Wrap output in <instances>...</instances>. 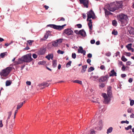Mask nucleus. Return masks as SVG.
Segmentation results:
<instances>
[{"instance_id":"1","label":"nucleus","mask_w":134,"mask_h":134,"mask_svg":"<svg viewBox=\"0 0 134 134\" xmlns=\"http://www.w3.org/2000/svg\"><path fill=\"white\" fill-rule=\"evenodd\" d=\"M117 17L118 23L122 26H125L128 23L129 19L127 15L121 13L117 16Z\"/></svg>"},{"instance_id":"2","label":"nucleus","mask_w":134,"mask_h":134,"mask_svg":"<svg viewBox=\"0 0 134 134\" xmlns=\"http://www.w3.org/2000/svg\"><path fill=\"white\" fill-rule=\"evenodd\" d=\"M19 60L25 62L29 63L31 62L33 59L31 58V54L30 53L23 56L22 58H19Z\"/></svg>"},{"instance_id":"3","label":"nucleus","mask_w":134,"mask_h":134,"mask_svg":"<svg viewBox=\"0 0 134 134\" xmlns=\"http://www.w3.org/2000/svg\"><path fill=\"white\" fill-rule=\"evenodd\" d=\"M11 70V67H7L2 70V71L0 72V75L1 76L6 77L8 75Z\"/></svg>"},{"instance_id":"4","label":"nucleus","mask_w":134,"mask_h":134,"mask_svg":"<svg viewBox=\"0 0 134 134\" xmlns=\"http://www.w3.org/2000/svg\"><path fill=\"white\" fill-rule=\"evenodd\" d=\"M66 25V24H64L62 26L56 25L55 24H49L47 26V27H50L53 28L55 29H56L59 31H60L63 29L64 27Z\"/></svg>"},{"instance_id":"5","label":"nucleus","mask_w":134,"mask_h":134,"mask_svg":"<svg viewBox=\"0 0 134 134\" xmlns=\"http://www.w3.org/2000/svg\"><path fill=\"white\" fill-rule=\"evenodd\" d=\"M63 39L60 38L57 39L55 41H53L51 42L52 46L55 47H57L58 45V44H60L62 42Z\"/></svg>"},{"instance_id":"6","label":"nucleus","mask_w":134,"mask_h":134,"mask_svg":"<svg viewBox=\"0 0 134 134\" xmlns=\"http://www.w3.org/2000/svg\"><path fill=\"white\" fill-rule=\"evenodd\" d=\"M103 127L102 122L101 120H100L98 122L94 127V129L98 130H101Z\"/></svg>"},{"instance_id":"7","label":"nucleus","mask_w":134,"mask_h":134,"mask_svg":"<svg viewBox=\"0 0 134 134\" xmlns=\"http://www.w3.org/2000/svg\"><path fill=\"white\" fill-rule=\"evenodd\" d=\"M102 96L104 98V102L106 104L108 103L110 100L111 97L108 96L105 93H103Z\"/></svg>"},{"instance_id":"8","label":"nucleus","mask_w":134,"mask_h":134,"mask_svg":"<svg viewBox=\"0 0 134 134\" xmlns=\"http://www.w3.org/2000/svg\"><path fill=\"white\" fill-rule=\"evenodd\" d=\"M63 33L68 36L72 35L74 34L73 31L71 29L69 28H68L64 30L63 31Z\"/></svg>"},{"instance_id":"9","label":"nucleus","mask_w":134,"mask_h":134,"mask_svg":"<svg viewBox=\"0 0 134 134\" xmlns=\"http://www.w3.org/2000/svg\"><path fill=\"white\" fill-rule=\"evenodd\" d=\"M87 14V16L90 17H91V18H92L93 19H94L95 18V14L93 11L92 9H91L88 12Z\"/></svg>"},{"instance_id":"10","label":"nucleus","mask_w":134,"mask_h":134,"mask_svg":"<svg viewBox=\"0 0 134 134\" xmlns=\"http://www.w3.org/2000/svg\"><path fill=\"white\" fill-rule=\"evenodd\" d=\"M80 4H83L85 7H88L89 1L87 0H79Z\"/></svg>"},{"instance_id":"11","label":"nucleus","mask_w":134,"mask_h":134,"mask_svg":"<svg viewBox=\"0 0 134 134\" xmlns=\"http://www.w3.org/2000/svg\"><path fill=\"white\" fill-rule=\"evenodd\" d=\"M122 1H116L115 4L117 9L118 10L119 8H121L122 7Z\"/></svg>"},{"instance_id":"12","label":"nucleus","mask_w":134,"mask_h":134,"mask_svg":"<svg viewBox=\"0 0 134 134\" xmlns=\"http://www.w3.org/2000/svg\"><path fill=\"white\" fill-rule=\"evenodd\" d=\"M46 50V47L40 48V50L38 52V54L40 55H43L45 53Z\"/></svg>"},{"instance_id":"13","label":"nucleus","mask_w":134,"mask_h":134,"mask_svg":"<svg viewBox=\"0 0 134 134\" xmlns=\"http://www.w3.org/2000/svg\"><path fill=\"white\" fill-rule=\"evenodd\" d=\"M109 78V76L108 75H107L104 76H102L99 80V82H104L106 80H107Z\"/></svg>"},{"instance_id":"14","label":"nucleus","mask_w":134,"mask_h":134,"mask_svg":"<svg viewBox=\"0 0 134 134\" xmlns=\"http://www.w3.org/2000/svg\"><path fill=\"white\" fill-rule=\"evenodd\" d=\"M107 9L109 11L112 12H114L115 10H117L116 8L115 5H109L107 7Z\"/></svg>"},{"instance_id":"15","label":"nucleus","mask_w":134,"mask_h":134,"mask_svg":"<svg viewBox=\"0 0 134 134\" xmlns=\"http://www.w3.org/2000/svg\"><path fill=\"white\" fill-rule=\"evenodd\" d=\"M107 91L108 96L111 97H112V93L111 86H110L107 88Z\"/></svg>"},{"instance_id":"16","label":"nucleus","mask_w":134,"mask_h":134,"mask_svg":"<svg viewBox=\"0 0 134 134\" xmlns=\"http://www.w3.org/2000/svg\"><path fill=\"white\" fill-rule=\"evenodd\" d=\"M79 48L78 49V53L82 54L84 55H85L86 51L83 49V48L82 47L80 46Z\"/></svg>"},{"instance_id":"17","label":"nucleus","mask_w":134,"mask_h":134,"mask_svg":"<svg viewBox=\"0 0 134 134\" xmlns=\"http://www.w3.org/2000/svg\"><path fill=\"white\" fill-rule=\"evenodd\" d=\"M80 35L82 37H85L86 36V32L83 29L79 31V35Z\"/></svg>"},{"instance_id":"18","label":"nucleus","mask_w":134,"mask_h":134,"mask_svg":"<svg viewBox=\"0 0 134 134\" xmlns=\"http://www.w3.org/2000/svg\"><path fill=\"white\" fill-rule=\"evenodd\" d=\"M128 31L130 34L132 36L134 35V28L130 27Z\"/></svg>"},{"instance_id":"19","label":"nucleus","mask_w":134,"mask_h":134,"mask_svg":"<svg viewBox=\"0 0 134 134\" xmlns=\"http://www.w3.org/2000/svg\"><path fill=\"white\" fill-rule=\"evenodd\" d=\"M110 72L111 73V74L110 73L109 74V76L110 77L114 76H116V73L115 71L114 70V69H113L112 70H111V71Z\"/></svg>"},{"instance_id":"20","label":"nucleus","mask_w":134,"mask_h":134,"mask_svg":"<svg viewBox=\"0 0 134 134\" xmlns=\"http://www.w3.org/2000/svg\"><path fill=\"white\" fill-rule=\"evenodd\" d=\"M87 65H85L82 66V69L81 70V72L82 73H83L85 72L86 71V69L87 67Z\"/></svg>"},{"instance_id":"21","label":"nucleus","mask_w":134,"mask_h":134,"mask_svg":"<svg viewBox=\"0 0 134 134\" xmlns=\"http://www.w3.org/2000/svg\"><path fill=\"white\" fill-rule=\"evenodd\" d=\"M49 85V83H48L47 82H43L40 85L41 86H43L44 87H48Z\"/></svg>"},{"instance_id":"22","label":"nucleus","mask_w":134,"mask_h":134,"mask_svg":"<svg viewBox=\"0 0 134 134\" xmlns=\"http://www.w3.org/2000/svg\"><path fill=\"white\" fill-rule=\"evenodd\" d=\"M104 11L105 16L106 17L107 16H108L109 15L110 12L107 10V9L104 8Z\"/></svg>"},{"instance_id":"23","label":"nucleus","mask_w":134,"mask_h":134,"mask_svg":"<svg viewBox=\"0 0 134 134\" xmlns=\"http://www.w3.org/2000/svg\"><path fill=\"white\" fill-rule=\"evenodd\" d=\"M132 44L131 43H129L126 46V47L127 48L129 51H131V46Z\"/></svg>"},{"instance_id":"24","label":"nucleus","mask_w":134,"mask_h":134,"mask_svg":"<svg viewBox=\"0 0 134 134\" xmlns=\"http://www.w3.org/2000/svg\"><path fill=\"white\" fill-rule=\"evenodd\" d=\"M12 81L10 80H7L6 82L5 85L6 86H9L12 83Z\"/></svg>"},{"instance_id":"25","label":"nucleus","mask_w":134,"mask_h":134,"mask_svg":"<svg viewBox=\"0 0 134 134\" xmlns=\"http://www.w3.org/2000/svg\"><path fill=\"white\" fill-rule=\"evenodd\" d=\"M57 60H53L52 61V66L54 68L56 67L57 66Z\"/></svg>"},{"instance_id":"26","label":"nucleus","mask_w":134,"mask_h":134,"mask_svg":"<svg viewBox=\"0 0 134 134\" xmlns=\"http://www.w3.org/2000/svg\"><path fill=\"white\" fill-rule=\"evenodd\" d=\"M113 128L112 127H110L107 130V133L109 134V133H111L113 130Z\"/></svg>"},{"instance_id":"27","label":"nucleus","mask_w":134,"mask_h":134,"mask_svg":"<svg viewBox=\"0 0 134 134\" xmlns=\"http://www.w3.org/2000/svg\"><path fill=\"white\" fill-rule=\"evenodd\" d=\"M112 24L114 26H116L117 25V23L116 20H114L112 21Z\"/></svg>"},{"instance_id":"28","label":"nucleus","mask_w":134,"mask_h":134,"mask_svg":"<svg viewBox=\"0 0 134 134\" xmlns=\"http://www.w3.org/2000/svg\"><path fill=\"white\" fill-rule=\"evenodd\" d=\"M51 43H49L47 45V47L48 49H49L51 48L52 47V44Z\"/></svg>"},{"instance_id":"29","label":"nucleus","mask_w":134,"mask_h":134,"mask_svg":"<svg viewBox=\"0 0 134 134\" xmlns=\"http://www.w3.org/2000/svg\"><path fill=\"white\" fill-rule=\"evenodd\" d=\"M91 78L92 80L94 81H96V80L98 78V76H92Z\"/></svg>"},{"instance_id":"30","label":"nucleus","mask_w":134,"mask_h":134,"mask_svg":"<svg viewBox=\"0 0 134 134\" xmlns=\"http://www.w3.org/2000/svg\"><path fill=\"white\" fill-rule=\"evenodd\" d=\"M121 60L124 62H126L127 60V59L125 57L124 55H122L121 57Z\"/></svg>"},{"instance_id":"31","label":"nucleus","mask_w":134,"mask_h":134,"mask_svg":"<svg viewBox=\"0 0 134 134\" xmlns=\"http://www.w3.org/2000/svg\"><path fill=\"white\" fill-rule=\"evenodd\" d=\"M94 70V68L92 66H91L88 69V72H91Z\"/></svg>"},{"instance_id":"32","label":"nucleus","mask_w":134,"mask_h":134,"mask_svg":"<svg viewBox=\"0 0 134 134\" xmlns=\"http://www.w3.org/2000/svg\"><path fill=\"white\" fill-rule=\"evenodd\" d=\"M72 63V62L71 61H69L66 64V67L67 68H68L71 65V64Z\"/></svg>"},{"instance_id":"33","label":"nucleus","mask_w":134,"mask_h":134,"mask_svg":"<svg viewBox=\"0 0 134 134\" xmlns=\"http://www.w3.org/2000/svg\"><path fill=\"white\" fill-rule=\"evenodd\" d=\"M73 82L77 83L80 84H82V82L81 81H79L78 80H75L73 81Z\"/></svg>"},{"instance_id":"34","label":"nucleus","mask_w":134,"mask_h":134,"mask_svg":"<svg viewBox=\"0 0 134 134\" xmlns=\"http://www.w3.org/2000/svg\"><path fill=\"white\" fill-rule=\"evenodd\" d=\"M58 21H64L65 20V19L63 17H61L59 18H58Z\"/></svg>"},{"instance_id":"35","label":"nucleus","mask_w":134,"mask_h":134,"mask_svg":"<svg viewBox=\"0 0 134 134\" xmlns=\"http://www.w3.org/2000/svg\"><path fill=\"white\" fill-rule=\"evenodd\" d=\"M57 53L59 54H63L64 53V52L59 49L57 51Z\"/></svg>"},{"instance_id":"36","label":"nucleus","mask_w":134,"mask_h":134,"mask_svg":"<svg viewBox=\"0 0 134 134\" xmlns=\"http://www.w3.org/2000/svg\"><path fill=\"white\" fill-rule=\"evenodd\" d=\"M132 126L131 125H130L128 126L127 127H125V129L126 130H128L129 129H131Z\"/></svg>"},{"instance_id":"37","label":"nucleus","mask_w":134,"mask_h":134,"mask_svg":"<svg viewBox=\"0 0 134 134\" xmlns=\"http://www.w3.org/2000/svg\"><path fill=\"white\" fill-rule=\"evenodd\" d=\"M112 34L114 35H116L118 34V32L117 31H115L114 30L112 32Z\"/></svg>"},{"instance_id":"38","label":"nucleus","mask_w":134,"mask_h":134,"mask_svg":"<svg viewBox=\"0 0 134 134\" xmlns=\"http://www.w3.org/2000/svg\"><path fill=\"white\" fill-rule=\"evenodd\" d=\"M88 26H89L90 30H92V24L88 23Z\"/></svg>"},{"instance_id":"39","label":"nucleus","mask_w":134,"mask_h":134,"mask_svg":"<svg viewBox=\"0 0 134 134\" xmlns=\"http://www.w3.org/2000/svg\"><path fill=\"white\" fill-rule=\"evenodd\" d=\"M121 123L122 124H124V123H126L127 124H129V122L128 121L126 120V121H121Z\"/></svg>"},{"instance_id":"40","label":"nucleus","mask_w":134,"mask_h":134,"mask_svg":"<svg viewBox=\"0 0 134 134\" xmlns=\"http://www.w3.org/2000/svg\"><path fill=\"white\" fill-rule=\"evenodd\" d=\"M46 58H47L48 60H49L51 58V54H48L46 57Z\"/></svg>"},{"instance_id":"41","label":"nucleus","mask_w":134,"mask_h":134,"mask_svg":"<svg viewBox=\"0 0 134 134\" xmlns=\"http://www.w3.org/2000/svg\"><path fill=\"white\" fill-rule=\"evenodd\" d=\"M76 55L75 53H72V58L75 59L76 58Z\"/></svg>"},{"instance_id":"42","label":"nucleus","mask_w":134,"mask_h":134,"mask_svg":"<svg viewBox=\"0 0 134 134\" xmlns=\"http://www.w3.org/2000/svg\"><path fill=\"white\" fill-rule=\"evenodd\" d=\"M111 53L110 52H109L107 53H106L105 54V55L107 57H110L111 56Z\"/></svg>"},{"instance_id":"43","label":"nucleus","mask_w":134,"mask_h":134,"mask_svg":"<svg viewBox=\"0 0 134 134\" xmlns=\"http://www.w3.org/2000/svg\"><path fill=\"white\" fill-rule=\"evenodd\" d=\"M8 119H10V117L12 115V112L11 111L9 112L8 113Z\"/></svg>"},{"instance_id":"44","label":"nucleus","mask_w":134,"mask_h":134,"mask_svg":"<svg viewBox=\"0 0 134 134\" xmlns=\"http://www.w3.org/2000/svg\"><path fill=\"white\" fill-rule=\"evenodd\" d=\"M22 106V104H20V103L17 106V109H19Z\"/></svg>"},{"instance_id":"45","label":"nucleus","mask_w":134,"mask_h":134,"mask_svg":"<svg viewBox=\"0 0 134 134\" xmlns=\"http://www.w3.org/2000/svg\"><path fill=\"white\" fill-rule=\"evenodd\" d=\"M34 42L33 40H29L27 41V42L29 43V44L30 45L32 44V42Z\"/></svg>"},{"instance_id":"46","label":"nucleus","mask_w":134,"mask_h":134,"mask_svg":"<svg viewBox=\"0 0 134 134\" xmlns=\"http://www.w3.org/2000/svg\"><path fill=\"white\" fill-rule=\"evenodd\" d=\"M46 35L48 36V37L51 35V32L49 31H46Z\"/></svg>"},{"instance_id":"47","label":"nucleus","mask_w":134,"mask_h":134,"mask_svg":"<svg viewBox=\"0 0 134 134\" xmlns=\"http://www.w3.org/2000/svg\"><path fill=\"white\" fill-rule=\"evenodd\" d=\"M134 104V100H130V105L131 106H132Z\"/></svg>"},{"instance_id":"48","label":"nucleus","mask_w":134,"mask_h":134,"mask_svg":"<svg viewBox=\"0 0 134 134\" xmlns=\"http://www.w3.org/2000/svg\"><path fill=\"white\" fill-rule=\"evenodd\" d=\"M48 37V36H47V35H46V34H45L44 36V40H46Z\"/></svg>"},{"instance_id":"49","label":"nucleus","mask_w":134,"mask_h":134,"mask_svg":"<svg viewBox=\"0 0 134 134\" xmlns=\"http://www.w3.org/2000/svg\"><path fill=\"white\" fill-rule=\"evenodd\" d=\"M5 55V53H2L0 54V56L1 58H3Z\"/></svg>"},{"instance_id":"50","label":"nucleus","mask_w":134,"mask_h":134,"mask_svg":"<svg viewBox=\"0 0 134 134\" xmlns=\"http://www.w3.org/2000/svg\"><path fill=\"white\" fill-rule=\"evenodd\" d=\"M100 68L102 70H105V66L103 65H101L100 66Z\"/></svg>"},{"instance_id":"51","label":"nucleus","mask_w":134,"mask_h":134,"mask_svg":"<svg viewBox=\"0 0 134 134\" xmlns=\"http://www.w3.org/2000/svg\"><path fill=\"white\" fill-rule=\"evenodd\" d=\"M96 131L93 130H91V132L90 133V134H95Z\"/></svg>"},{"instance_id":"52","label":"nucleus","mask_w":134,"mask_h":134,"mask_svg":"<svg viewBox=\"0 0 134 134\" xmlns=\"http://www.w3.org/2000/svg\"><path fill=\"white\" fill-rule=\"evenodd\" d=\"M99 85L102 88H103L105 86V84L103 83H100Z\"/></svg>"},{"instance_id":"53","label":"nucleus","mask_w":134,"mask_h":134,"mask_svg":"<svg viewBox=\"0 0 134 134\" xmlns=\"http://www.w3.org/2000/svg\"><path fill=\"white\" fill-rule=\"evenodd\" d=\"M32 57L34 59H36L37 58V55L36 54L34 53L32 54Z\"/></svg>"},{"instance_id":"54","label":"nucleus","mask_w":134,"mask_h":134,"mask_svg":"<svg viewBox=\"0 0 134 134\" xmlns=\"http://www.w3.org/2000/svg\"><path fill=\"white\" fill-rule=\"evenodd\" d=\"M119 62L118 64L119 65H122V66L123 65H124L123 64V63L122 61H119Z\"/></svg>"},{"instance_id":"55","label":"nucleus","mask_w":134,"mask_h":134,"mask_svg":"<svg viewBox=\"0 0 134 134\" xmlns=\"http://www.w3.org/2000/svg\"><path fill=\"white\" fill-rule=\"evenodd\" d=\"M76 26H77L79 28H81L82 27V25L81 24H77Z\"/></svg>"},{"instance_id":"56","label":"nucleus","mask_w":134,"mask_h":134,"mask_svg":"<svg viewBox=\"0 0 134 134\" xmlns=\"http://www.w3.org/2000/svg\"><path fill=\"white\" fill-rule=\"evenodd\" d=\"M131 64V62L130 61H128L126 63V64L127 65H130Z\"/></svg>"},{"instance_id":"57","label":"nucleus","mask_w":134,"mask_h":134,"mask_svg":"<svg viewBox=\"0 0 134 134\" xmlns=\"http://www.w3.org/2000/svg\"><path fill=\"white\" fill-rule=\"evenodd\" d=\"M132 109L129 108L128 109L127 111L128 113H132Z\"/></svg>"},{"instance_id":"58","label":"nucleus","mask_w":134,"mask_h":134,"mask_svg":"<svg viewBox=\"0 0 134 134\" xmlns=\"http://www.w3.org/2000/svg\"><path fill=\"white\" fill-rule=\"evenodd\" d=\"M92 55L91 54L89 53L87 55V57H88L89 58H91L92 57Z\"/></svg>"},{"instance_id":"59","label":"nucleus","mask_w":134,"mask_h":134,"mask_svg":"<svg viewBox=\"0 0 134 134\" xmlns=\"http://www.w3.org/2000/svg\"><path fill=\"white\" fill-rule=\"evenodd\" d=\"M3 124L2 123V120H0V127H2L3 126Z\"/></svg>"},{"instance_id":"60","label":"nucleus","mask_w":134,"mask_h":134,"mask_svg":"<svg viewBox=\"0 0 134 134\" xmlns=\"http://www.w3.org/2000/svg\"><path fill=\"white\" fill-rule=\"evenodd\" d=\"M95 41L94 40H91L90 42L91 44H94L95 43Z\"/></svg>"},{"instance_id":"61","label":"nucleus","mask_w":134,"mask_h":134,"mask_svg":"<svg viewBox=\"0 0 134 134\" xmlns=\"http://www.w3.org/2000/svg\"><path fill=\"white\" fill-rule=\"evenodd\" d=\"M127 54L126 55L128 57H130L131 55V53L130 52H125Z\"/></svg>"},{"instance_id":"62","label":"nucleus","mask_w":134,"mask_h":134,"mask_svg":"<svg viewBox=\"0 0 134 134\" xmlns=\"http://www.w3.org/2000/svg\"><path fill=\"white\" fill-rule=\"evenodd\" d=\"M133 81V79L132 78H130L128 80V81L130 83H131Z\"/></svg>"},{"instance_id":"63","label":"nucleus","mask_w":134,"mask_h":134,"mask_svg":"<svg viewBox=\"0 0 134 134\" xmlns=\"http://www.w3.org/2000/svg\"><path fill=\"white\" fill-rule=\"evenodd\" d=\"M122 70L123 71H124L125 70V67L124 65H123L121 68Z\"/></svg>"},{"instance_id":"64","label":"nucleus","mask_w":134,"mask_h":134,"mask_svg":"<svg viewBox=\"0 0 134 134\" xmlns=\"http://www.w3.org/2000/svg\"><path fill=\"white\" fill-rule=\"evenodd\" d=\"M130 117L131 118H134V114L133 113H132L130 115Z\"/></svg>"}]
</instances>
